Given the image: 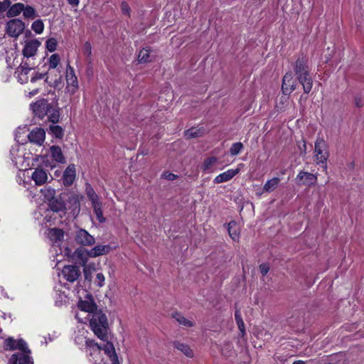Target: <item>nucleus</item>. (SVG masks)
Listing matches in <instances>:
<instances>
[{"label":"nucleus","mask_w":364,"mask_h":364,"mask_svg":"<svg viewBox=\"0 0 364 364\" xmlns=\"http://www.w3.org/2000/svg\"><path fill=\"white\" fill-rule=\"evenodd\" d=\"M232 224L233 225H235V222H230L229 223V235L231 237V238L234 240V241H238L239 240V233L236 232H234L232 233L230 232V229L232 228Z\"/></svg>","instance_id":"nucleus-48"},{"label":"nucleus","mask_w":364,"mask_h":364,"mask_svg":"<svg viewBox=\"0 0 364 364\" xmlns=\"http://www.w3.org/2000/svg\"><path fill=\"white\" fill-rule=\"evenodd\" d=\"M47 73H39V72H34L33 75L31 77L30 81L33 83L36 82L38 80H42L45 78V82L49 85H50V82L48 80Z\"/></svg>","instance_id":"nucleus-36"},{"label":"nucleus","mask_w":364,"mask_h":364,"mask_svg":"<svg viewBox=\"0 0 364 364\" xmlns=\"http://www.w3.org/2000/svg\"><path fill=\"white\" fill-rule=\"evenodd\" d=\"M105 277L104 274L101 272L97 273L96 275L95 281V283L96 284V285L99 287H102L105 285Z\"/></svg>","instance_id":"nucleus-42"},{"label":"nucleus","mask_w":364,"mask_h":364,"mask_svg":"<svg viewBox=\"0 0 364 364\" xmlns=\"http://www.w3.org/2000/svg\"><path fill=\"white\" fill-rule=\"evenodd\" d=\"M27 63L28 64H30V65H28V68H30L31 70H33L35 67H36V62H35V59L33 58H24L21 61V63Z\"/></svg>","instance_id":"nucleus-47"},{"label":"nucleus","mask_w":364,"mask_h":364,"mask_svg":"<svg viewBox=\"0 0 364 364\" xmlns=\"http://www.w3.org/2000/svg\"><path fill=\"white\" fill-rule=\"evenodd\" d=\"M280 179L277 177H274L270 180H268L264 185V191L268 193L272 192L277 188Z\"/></svg>","instance_id":"nucleus-30"},{"label":"nucleus","mask_w":364,"mask_h":364,"mask_svg":"<svg viewBox=\"0 0 364 364\" xmlns=\"http://www.w3.org/2000/svg\"><path fill=\"white\" fill-rule=\"evenodd\" d=\"M296 79L294 78L291 72L287 73L283 77L282 90L284 95H289L296 88Z\"/></svg>","instance_id":"nucleus-9"},{"label":"nucleus","mask_w":364,"mask_h":364,"mask_svg":"<svg viewBox=\"0 0 364 364\" xmlns=\"http://www.w3.org/2000/svg\"><path fill=\"white\" fill-rule=\"evenodd\" d=\"M15 364H16V363H15Z\"/></svg>","instance_id":"nucleus-61"},{"label":"nucleus","mask_w":364,"mask_h":364,"mask_svg":"<svg viewBox=\"0 0 364 364\" xmlns=\"http://www.w3.org/2000/svg\"><path fill=\"white\" fill-rule=\"evenodd\" d=\"M85 193L92 204L100 201L97 194L89 183H85Z\"/></svg>","instance_id":"nucleus-28"},{"label":"nucleus","mask_w":364,"mask_h":364,"mask_svg":"<svg viewBox=\"0 0 364 364\" xmlns=\"http://www.w3.org/2000/svg\"><path fill=\"white\" fill-rule=\"evenodd\" d=\"M204 133V128H196V127H191L184 132V136L186 139H191L193 138H196L198 136H200Z\"/></svg>","instance_id":"nucleus-26"},{"label":"nucleus","mask_w":364,"mask_h":364,"mask_svg":"<svg viewBox=\"0 0 364 364\" xmlns=\"http://www.w3.org/2000/svg\"><path fill=\"white\" fill-rule=\"evenodd\" d=\"M235 318L236 323L237 324L238 328L240 330V336L242 337H243L246 333L245 326V323L243 322L241 314L239 310L235 311Z\"/></svg>","instance_id":"nucleus-33"},{"label":"nucleus","mask_w":364,"mask_h":364,"mask_svg":"<svg viewBox=\"0 0 364 364\" xmlns=\"http://www.w3.org/2000/svg\"><path fill=\"white\" fill-rule=\"evenodd\" d=\"M58 41L55 38H49L46 42V48L49 52H53L56 50Z\"/></svg>","instance_id":"nucleus-39"},{"label":"nucleus","mask_w":364,"mask_h":364,"mask_svg":"<svg viewBox=\"0 0 364 364\" xmlns=\"http://www.w3.org/2000/svg\"><path fill=\"white\" fill-rule=\"evenodd\" d=\"M92 207L93 208L94 213L96 215L97 220L102 223L105 222V218L103 216L102 212V204L100 201L92 203Z\"/></svg>","instance_id":"nucleus-27"},{"label":"nucleus","mask_w":364,"mask_h":364,"mask_svg":"<svg viewBox=\"0 0 364 364\" xmlns=\"http://www.w3.org/2000/svg\"><path fill=\"white\" fill-rule=\"evenodd\" d=\"M292 68L297 81L303 87L304 92L309 94L313 87V79L308 57L304 54L298 55L296 60L292 63Z\"/></svg>","instance_id":"nucleus-2"},{"label":"nucleus","mask_w":364,"mask_h":364,"mask_svg":"<svg viewBox=\"0 0 364 364\" xmlns=\"http://www.w3.org/2000/svg\"><path fill=\"white\" fill-rule=\"evenodd\" d=\"M50 154L54 161L59 164H65L66 159L60 146L58 145L51 146L50 147Z\"/></svg>","instance_id":"nucleus-16"},{"label":"nucleus","mask_w":364,"mask_h":364,"mask_svg":"<svg viewBox=\"0 0 364 364\" xmlns=\"http://www.w3.org/2000/svg\"><path fill=\"white\" fill-rule=\"evenodd\" d=\"M153 50L151 47L143 48L139 53L138 60L140 63H147L152 62L155 56L151 55Z\"/></svg>","instance_id":"nucleus-20"},{"label":"nucleus","mask_w":364,"mask_h":364,"mask_svg":"<svg viewBox=\"0 0 364 364\" xmlns=\"http://www.w3.org/2000/svg\"><path fill=\"white\" fill-rule=\"evenodd\" d=\"M46 116H48L49 122L53 124L58 123L60 119V109L58 105L51 103Z\"/></svg>","instance_id":"nucleus-23"},{"label":"nucleus","mask_w":364,"mask_h":364,"mask_svg":"<svg viewBox=\"0 0 364 364\" xmlns=\"http://www.w3.org/2000/svg\"><path fill=\"white\" fill-rule=\"evenodd\" d=\"M68 3L73 7H76L79 5L80 0H68Z\"/></svg>","instance_id":"nucleus-55"},{"label":"nucleus","mask_w":364,"mask_h":364,"mask_svg":"<svg viewBox=\"0 0 364 364\" xmlns=\"http://www.w3.org/2000/svg\"><path fill=\"white\" fill-rule=\"evenodd\" d=\"M223 226L228 229V223H225L223 224Z\"/></svg>","instance_id":"nucleus-60"},{"label":"nucleus","mask_w":364,"mask_h":364,"mask_svg":"<svg viewBox=\"0 0 364 364\" xmlns=\"http://www.w3.org/2000/svg\"><path fill=\"white\" fill-rule=\"evenodd\" d=\"M162 178L168 181H174L178 178V176L168 171H164L162 173Z\"/></svg>","instance_id":"nucleus-46"},{"label":"nucleus","mask_w":364,"mask_h":364,"mask_svg":"<svg viewBox=\"0 0 364 364\" xmlns=\"http://www.w3.org/2000/svg\"><path fill=\"white\" fill-rule=\"evenodd\" d=\"M63 278L69 282H74L81 275V271L77 265H65L62 270Z\"/></svg>","instance_id":"nucleus-8"},{"label":"nucleus","mask_w":364,"mask_h":364,"mask_svg":"<svg viewBox=\"0 0 364 364\" xmlns=\"http://www.w3.org/2000/svg\"><path fill=\"white\" fill-rule=\"evenodd\" d=\"M32 179L38 186L43 185L48 179L47 172L42 168H37L33 172L31 176Z\"/></svg>","instance_id":"nucleus-17"},{"label":"nucleus","mask_w":364,"mask_h":364,"mask_svg":"<svg viewBox=\"0 0 364 364\" xmlns=\"http://www.w3.org/2000/svg\"><path fill=\"white\" fill-rule=\"evenodd\" d=\"M172 345L175 348L182 352L188 358L193 357V351L188 345L182 343L178 341H173Z\"/></svg>","instance_id":"nucleus-24"},{"label":"nucleus","mask_w":364,"mask_h":364,"mask_svg":"<svg viewBox=\"0 0 364 364\" xmlns=\"http://www.w3.org/2000/svg\"><path fill=\"white\" fill-rule=\"evenodd\" d=\"M243 166L244 165L242 164H240L235 169H229V179L237 174L240 171V168Z\"/></svg>","instance_id":"nucleus-50"},{"label":"nucleus","mask_w":364,"mask_h":364,"mask_svg":"<svg viewBox=\"0 0 364 364\" xmlns=\"http://www.w3.org/2000/svg\"><path fill=\"white\" fill-rule=\"evenodd\" d=\"M75 240L77 244L83 246L92 245L95 242V237L82 228L76 232Z\"/></svg>","instance_id":"nucleus-12"},{"label":"nucleus","mask_w":364,"mask_h":364,"mask_svg":"<svg viewBox=\"0 0 364 364\" xmlns=\"http://www.w3.org/2000/svg\"><path fill=\"white\" fill-rule=\"evenodd\" d=\"M259 270H260L261 274L263 276H265L268 273V272L269 270V264H260Z\"/></svg>","instance_id":"nucleus-51"},{"label":"nucleus","mask_w":364,"mask_h":364,"mask_svg":"<svg viewBox=\"0 0 364 364\" xmlns=\"http://www.w3.org/2000/svg\"><path fill=\"white\" fill-rule=\"evenodd\" d=\"M314 156L316 163L318 164H322L323 168L326 170V163L329 157V153L328 151V144L321 137H318L315 141Z\"/></svg>","instance_id":"nucleus-3"},{"label":"nucleus","mask_w":364,"mask_h":364,"mask_svg":"<svg viewBox=\"0 0 364 364\" xmlns=\"http://www.w3.org/2000/svg\"><path fill=\"white\" fill-rule=\"evenodd\" d=\"M22 14L23 18L27 20H33L38 16L36 9L28 4H24Z\"/></svg>","instance_id":"nucleus-25"},{"label":"nucleus","mask_w":364,"mask_h":364,"mask_svg":"<svg viewBox=\"0 0 364 364\" xmlns=\"http://www.w3.org/2000/svg\"><path fill=\"white\" fill-rule=\"evenodd\" d=\"M217 161V158L215 156H211L205 159L204 160V164L203 166V170H208L213 164Z\"/></svg>","instance_id":"nucleus-41"},{"label":"nucleus","mask_w":364,"mask_h":364,"mask_svg":"<svg viewBox=\"0 0 364 364\" xmlns=\"http://www.w3.org/2000/svg\"><path fill=\"white\" fill-rule=\"evenodd\" d=\"M76 178V168L75 165L73 164H69L65 170L63 171L62 176V181L65 186H71Z\"/></svg>","instance_id":"nucleus-13"},{"label":"nucleus","mask_w":364,"mask_h":364,"mask_svg":"<svg viewBox=\"0 0 364 364\" xmlns=\"http://www.w3.org/2000/svg\"><path fill=\"white\" fill-rule=\"evenodd\" d=\"M49 237L54 242H60L63 239L64 232L60 228H52L49 230Z\"/></svg>","instance_id":"nucleus-32"},{"label":"nucleus","mask_w":364,"mask_h":364,"mask_svg":"<svg viewBox=\"0 0 364 364\" xmlns=\"http://www.w3.org/2000/svg\"><path fill=\"white\" fill-rule=\"evenodd\" d=\"M25 29L24 22L17 18L9 20L6 24V31L9 36L12 38L18 37Z\"/></svg>","instance_id":"nucleus-4"},{"label":"nucleus","mask_w":364,"mask_h":364,"mask_svg":"<svg viewBox=\"0 0 364 364\" xmlns=\"http://www.w3.org/2000/svg\"><path fill=\"white\" fill-rule=\"evenodd\" d=\"M27 63H21L16 69V73H18V81L21 84H26L29 81V73L32 70L28 68Z\"/></svg>","instance_id":"nucleus-15"},{"label":"nucleus","mask_w":364,"mask_h":364,"mask_svg":"<svg viewBox=\"0 0 364 364\" xmlns=\"http://www.w3.org/2000/svg\"><path fill=\"white\" fill-rule=\"evenodd\" d=\"M82 53L86 57V60L89 63H91L92 61V46L91 43L88 41L85 42L83 45Z\"/></svg>","instance_id":"nucleus-37"},{"label":"nucleus","mask_w":364,"mask_h":364,"mask_svg":"<svg viewBox=\"0 0 364 364\" xmlns=\"http://www.w3.org/2000/svg\"><path fill=\"white\" fill-rule=\"evenodd\" d=\"M51 103L46 99H40L31 105V109L36 117L43 119L48 114Z\"/></svg>","instance_id":"nucleus-6"},{"label":"nucleus","mask_w":364,"mask_h":364,"mask_svg":"<svg viewBox=\"0 0 364 364\" xmlns=\"http://www.w3.org/2000/svg\"><path fill=\"white\" fill-rule=\"evenodd\" d=\"M77 307L81 311L92 314L90 320L92 331L102 341L106 340L109 328L107 318L102 310H97V306L92 295L87 293L84 300L81 299L79 300Z\"/></svg>","instance_id":"nucleus-1"},{"label":"nucleus","mask_w":364,"mask_h":364,"mask_svg":"<svg viewBox=\"0 0 364 364\" xmlns=\"http://www.w3.org/2000/svg\"><path fill=\"white\" fill-rule=\"evenodd\" d=\"M11 4V0L0 1V14L6 11Z\"/></svg>","instance_id":"nucleus-45"},{"label":"nucleus","mask_w":364,"mask_h":364,"mask_svg":"<svg viewBox=\"0 0 364 364\" xmlns=\"http://www.w3.org/2000/svg\"><path fill=\"white\" fill-rule=\"evenodd\" d=\"M24 9V4L16 3L13 5L10 4V6L6 10V16L8 18H14L19 16Z\"/></svg>","instance_id":"nucleus-22"},{"label":"nucleus","mask_w":364,"mask_h":364,"mask_svg":"<svg viewBox=\"0 0 364 364\" xmlns=\"http://www.w3.org/2000/svg\"><path fill=\"white\" fill-rule=\"evenodd\" d=\"M104 341H106V343L103 344L102 350H104L105 353L109 357L112 364H119L118 355L113 343L108 341L107 338Z\"/></svg>","instance_id":"nucleus-14"},{"label":"nucleus","mask_w":364,"mask_h":364,"mask_svg":"<svg viewBox=\"0 0 364 364\" xmlns=\"http://www.w3.org/2000/svg\"><path fill=\"white\" fill-rule=\"evenodd\" d=\"M49 133L55 138L61 139L64 136V129L60 125L52 124L49 127Z\"/></svg>","instance_id":"nucleus-31"},{"label":"nucleus","mask_w":364,"mask_h":364,"mask_svg":"<svg viewBox=\"0 0 364 364\" xmlns=\"http://www.w3.org/2000/svg\"><path fill=\"white\" fill-rule=\"evenodd\" d=\"M296 178L301 181L303 185L306 186L314 185L317 181V176L316 175L305 171H300Z\"/></svg>","instance_id":"nucleus-18"},{"label":"nucleus","mask_w":364,"mask_h":364,"mask_svg":"<svg viewBox=\"0 0 364 364\" xmlns=\"http://www.w3.org/2000/svg\"><path fill=\"white\" fill-rule=\"evenodd\" d=\"M292 364H306V362L303 360H296L294 361Z\"/></svg>","instance_id":"nucleus-58"},{"label":"nucleus","mask_w":364,"mask_h":364,"mask_svg":"<svg viewBox=\"0 0 364 364\" xmlns=\"http://www.w3.org/2000/svg\"><path fill=\"white\" fill-rule=\"evenodd\" d=\"M355 105L357 107H362L364 105V100L361 97H355Z\"/></svg>","instance_id":"nucleus-52"},{"label":"nucleus","mask_w":364,"mask_h":364,"mask_svg":"<svg viewBox=\"0 0 364 364\" xmlns=\"http://www.w3.org/2000/svg\"><path fill=\"white\" fill-rule=\"evenodd\" d=\"M31 29L36 34H41L44 31V23L42 19H36L31 24Z\"/></svg>","instance_id":"nucleus-34"},{"label":"nucleus","mask_w":364,"mask_h":364,"mask_svg":"<svg viewBox=\"0 0 364 364\" xmlns=\"http://www.w3.org/2000/svg\"><path fill=\"white\" fill-rule=\"evenodd\" d=\"M4 348L6 350H20L23 353H30L26 341L22 339L15 340L12 337H9L4 342Z\"/></svg>","instance_id":"nucleus-5"},{"label":"nucleus","mask_w":364,"mask_h":364,"mask_svg":"<svg viewBox=\"0 0 364 364\" xmlns=\"http://www.w3.org/2000/svg\"><path fill=\"white\" fill-rule=\"evenodd\" d=\"M48 206L55 213H65L66 210L65 203L61 199L55 197H53L49 200Z\"/></svg>","instance_id":"nucleus-19"},{"label":"nucleus","mask_w":364,"mask_h":364,"mask_svg":"<svg viewBox=\"0 0 364 364\" xmlns=\"http://www.w3.org/2000/svg\"><path fill=\"white\" fill-rule=\"evenodd\" d=\"M111 251V247L109 245H99L91 249L88 252L87 255L90 257H96L101 255L108 254Z\"/></svg>","instance_id":"nucleus-21"},{"label":"nucleus","mask_w":364,"mask_h":364,"mask_svg":"<svg viewBox=\"0 0 364 364\" xmlns=\"http://www.w3.org/2000/svg\"><path fill=\"white\" fill-rule=\"evenodd\" d=\"M225 181H228V171H225L219 174L214 179V182L215 183H220Z\"/></svg>","instance_id":"nucleus-43"},{"label":"nucleus","mask_w":364,"mask_h":364,"mask_svg":"<svg viewBox=\"0 0 364 364\" xmlns=\"http://www.w3.org/2000/svg\"><path fill=\"white\" fill-rule=\"evenodd\" d=\"M40 46L41 43L37 39L26 41L22 50V54L24 58L34 57L36 55L38 48Z\"/></svg>","instance_id":"nucleus-11"},{"label":"nucleus","mask_w":364,"mask_h":364,"mask_svg":"<svg viewBox=\"0 0 364 364\" xmlns=\"http://www.w3.org/2000/svg\"><path fill=\"white\" fill-rule=\"evenodd\" d=\"M172 317L175 318L181 325L184 326L192 327L194 326V323L192 321L185 318L180 312L176 311L173 313Z\"/></svg>","instance_id":"nucleus-29"},{"label":"nucleus","mask_w":364,"mask_h":364,"mask_svg":"<svg viewBox=\"0 0 364 364\" xmlns=\"http://www.w3.org/2000/svg\"><path fill=\"white\" fill-rule=\"evenodd\" d=\"M71 200L73 201V205L75 206V209L73 210H77V212L80 211V202L77 197H73Z\"/></svg>","instance_id":"nucleus-53"},{"label":"nucleus","mask_w":364,"mask_h":364,"mask_svg":"<svg viewBox=\"0 0 364 364\" xmlns=\"http://www.w3.org/2000/svg\"><path fill=\"white\" fill-rule=\"evenodd\" d=\"M39 92V89L36 88L33 90L31 92H29V97H33L36 95H37Z\"/></svg>","instance_id":"nucleus-57"},{"label":"nucleus","mask_w":364,"mask_h":364,"mask_svg":"<svg viewBox=\"0 0 364 364\" xmlns=\"http://www.w3.org/2000/svg\"><path fill=\"white\" fill-rule=\"evenodd\" d=\"M86 346L93 351H100L102 350V346L100 345L94 340H89L86 341Z\"/></svg>","instance_id":"nucleus-40"},{"label":"nucleus","mask_w":364,"mask_h":364,"mask_svg":"<svg viewBox=\"0 0 364 364\" xmlns=\"http://www.w3.org/2000/svg\"><path fill=\"white\" fill-rule=\"evenodd\" d=\"M60 58L58 53H54L50 55L48 59V69H55L60 64Z\"/></svg>","instance_id":"nucleus-35"},{"label":"nucleus","mask_w":364,"mask_h":364,"mask_svg":"<svg viewBox=\"0 0 364 364\" xmlns=\"http://www.w3.org/2000/svg\"><path fill=\"white\" fill-rule=\"evenodd\" d=\"M18 364H33V362L29 355H23L19 358Z\"/></svg>","instance_id":"nucleus-49"},{"label":"nucleus","mask_w":364,"mask_h":364,"mask_svg":"<svg viewBox=\"0 0 364 364\" xmlns=\"http://www.w3.org/2000/svg\"><path fill=\"white\" fill-rule=\"evenodd\" d=\"M244 146L242 142H236L232 144L229 151L232 156H236L241 152Z\"/></svg>","instance_id":"nucleus-38"},{"label":"nucleus","mask_w":364,"mask_h":364,"mask_svg":"<svg viewBox=\"0 0 364 364\" xmlns=\"http://www.w3.org/2000/svg\"><path fill=\"white\" fill-rule=\"evenodd\" d=\"M120 7H121L122 13L124 15H127L128 16H130L131 9H130V6H129L127 2L122 1L121 3Z\"/></svg>","instance_id":"nucleus-44"},{"label":"nucleus","mask_w":364,"mask_h":364,"mask_svg":"<svg viewBox=\"0 0 364 364\" xmlns=\"http://www.w3.org/2000/svg\"><path fill=\"white\" fill-rule=\"evenodd\" d=\"M89 274L86 271H85V279H88V277H89Z\"/></svg>","instance_id":"nucleus-59"},{"label":"nucleus","mask_w":364,"mask_h":364,"mask_svg":"<svg viewBox=\"0 0 364 364\" xmlns=\"http://www.w3.org/2000/svg\"><path fill=\"white\" fill-rule=\"evenodd\" d=\"M77 252V257L82 260V264L84 265L87 262V257H83V254L82 252H80L78 251Z\"/></svg>","instance_id":"nucleus-54"},{"label":"nucleus","mask_w":364,"mask_h":364,"mask_svg":"<svg viewBox=\"0 0 364 364\" xmlns=\"http://www.w3.org/2000/svg\"><path fill=\"white\" fill-rule=\"evenodd\" d=\"M28 139L31 143L41 146L46 139V132L41 127H35L29 132Z\"/></svg>","instance_id":"nucleus-10"},{"label":"nucleus","mask_w":364,"mask_h":364,"mask_svg":"<svg viewBox=\"0 0 364 364\" xmlns=\"http://www.w3.org/2000/svg\"><path fill=\"white\" fill-rule=\"evenodd\" d=\"M300 149V151H301V154H306V141L304 140L303 141V145L299 147Z\"/></svg>","instance_id":"nucleus-56"},{"label":"nucleus","mask_w":364,"mask_h":364,"mask_svg":"<svg viewBox=\"0 0 364 364\" xmlns=\"http://www.w3.org/2000/svg\"><path fill=\"white\" fill-rule=\"evenodd\" d=\"M65 78L67 82V89L68 92L73 94L75 93L78 88V80L77 76L75 75L74 68L70 65L69 63L67 65Z\"/></svg>","instance_id":"nucleus-7"}]
</instances>
